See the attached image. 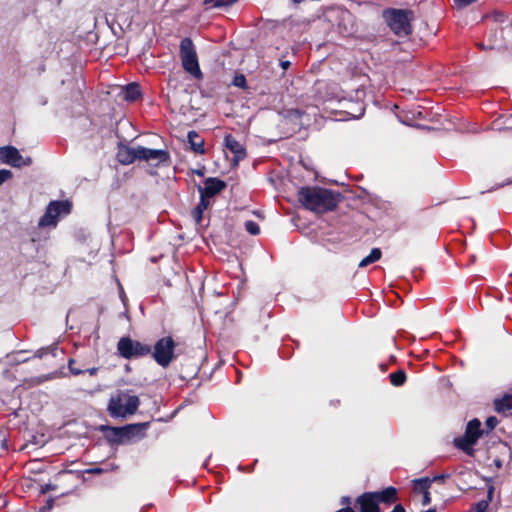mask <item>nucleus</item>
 Listing matches in <instances>:
<instances>
[{
  "label": "nucleus",
  "instance_id": "19",
  "mask_svg": "<svg viewBox=\"0 0 512 512\" xmlns=\"http://www.w3.org/2000/svg\"><path fill=\"white\" fill-rule=\"evenodd\" d=\"M141 95L140 86L137 83L127 84L123 88V97L125 100L133 102Z\"/></svg>",
  "mask_w": 512,
  "mask_h": 512
},
{
  "label": "nucleus",
  "instance_id": "4",
  "mask_svg": "<svg viewBox=\"0 0 512 512\" xmlns=\"http://www.w3.org/2000/svg\"><path fill=\"white\" fill-rule=\"evenodd\" d=\"M149 422L129 424L123 427L101 426L104 437L111 443L123 444L133 439H140L144 436Z\"/></svg>",
  "mask_w": 512,
  "mask_h": 512
},
{
  "label": "nucleus",
  "instance_id": "37",
  "mask_svg": "<svg viewBox=\"0 0 512 512\" xmlns=\"http://www.w3.org/2000/svg\"><path fill=\"white\" fill-rule=\"evenodd\" d=\"M84 371H85V372H88L90 375H92V376H93V375H95V374L97 373L98 368H96V367H92V368H89V369L84 370Z\"/></svg>",
  "mask_w": 512,
  "mask_h": 512
},
{
  "label": "nucleus",
  "instance_id": "26",
  "mask_svg": "<svg viewBox=\"0 0 512 512\" xmlns=\"http://www.w3.org/2000/svg\"><path fill=\"white\" fill-rule=\"evenodd\" d=\"M238 0H205V4H212L213 7L230 6Z\"/></svg>",
  "mask_w": 512,
  "mask_h": 512
},
{
  "label": "nucleus",
  "instance_id": "43",
  "mask_svg": "<svg viewBox=\"0 0 512 512\" xmlns=\"http://www.w3.org/2000/svg\"><path fill=\"white\" fill-rule=\"evenodd\" d=\"M425 512H436V511H435V509H429V510H427Z\"/></svg>",
  "mask_w": 512,
  "mask_h": 512
},
{
  "label": "nucleus",
  "instance_id": "32",
  "mask_svg": "<svg viewBox=\"0 0 512 512\" xmlns=\"http://www.w3.org/2000/svg\"><path fill=\"white\" fill-rule=\"evenodd\" d=\"M279 65H280V67H281L283 70H287V69L290 67L291 62H290V61H288V60L280 59V60H279Z\"/></svg>",
  "mask_w": 512,
  "mask_h": 512
},
{
  "label": "nucleus",
  "instance_id": "27",
  "mask_svg": "<svg viewBox=\"0 0 512 512\" xmlns=\"http://www.w3.org/2000/svg\"><path fill=\"white\" fill-rule=\"evenodd\" d=\"M498 424V418H487L485 423V434L491 432Z\"/></svg>",
  "mask_w": 512,
  "mask_h": 512
},
{
  "label": "nucleus",
  "instance_id": "15",
  "mask_svg": "<svg viewBox=\"0 0 512 512\" xmlns=\"http://www.w3.org/2000/svg\"><path fill=\"white\" fill-rule=\"evenodd\" d=\"M378 503L392 504L397 501V489L389 486L381 491L374 492Z\"/></svg>",
  "mask_w": 512,
  "mask_h": 512
},
{
  "label": "nucleus",
  "instance_id": "34",
  "mask_svg": "<svg viewBox=\"0 0 512 512\" xmlns=\"http://www.w3.org/2000/svg\"><path fill=\"white\" fill-rule=\"evenodd\" d=\"M391 512H405V508L402 504H397L394 506Z\"/></svg>",
  "mask_w": 512,
  "mask_h": 512
},
{
  "label": "nucleus",
  "instance_id": "23",
  "mask_svg": "<svg viewBox=\"0 0 512 512\" xmlns=\"http://www.w3.org/2000/svg\"><path fill=\"white\" fill-rule=\"evenodd\" d=\"M390 382L393 386H402L406 381V374L403 370H398L389 375Z\"/></svg>",
  "mask_w": 512,
  "mask_h": 512
},
{
  "label": "nucleus",
  "instance_id": "31",
  "mask_svg": "<svg viewBox=\"0 0 512 512\" xmlns=\"http://www.w3.org/2000/svg\"><path fill=\"white\" fill-rule=\"evenodd\" d=\"M455 3L459 6V7H465V6H468L470 4H472L473 2H475L476 0H454Z\"/></svg>",
  "mask_w": 512,
  "mask_h": 512
},
{
  "label": "nucleus",
  "instance_id": "12",
  "mask_svg": "<svg viewBox=\"0 0 512 512\" xmlns=\"http://www.w3.org/2000/svg\"><path fill=\"white\" fill-rule=\"evenodd\" d=\"M226 183L218 178L209 177L205 180L204 187L199 186L198 190L200 196H203L210 200L216 194L220 193L225 189Z\"/></svg>",
  "mask_w": 512,
  "mask_h": 512
},
{
  "label": "nucleus",
  "instance_id": "13",
  "mask_svg": "<svg viewBox=\"0 0 512 512\" xmlns=\"http://www.w3.org/2000/svg\"><path fill=\"white\" fill-rule=\"evenodd\" d=\"M224 145L234 156L232 162L238 165L239 161L246 157V150L244 146L235 139L232 135H226L224 138Z\"/></svg>",
  "mask_w": 512,
  "mask_h": 512
},
{
  "label": "nucleus",
  "instance_id": "3",
  "mask_svg": "<svg viewBox=\"0 0 512 512\" xmlns=\"http://www.w3.org/2000/svg\"><path fill=\"white\" fill-rule=\"evenodd\" d=\"M390 30L398 37H407L412 33L411 22L414 14L409 9L388 8L382 13Z\"/></svg>",
  "mask_w": 512,
  "mask_h": 512
},
{
  "label": "nucleus",
  "instance_id": "11",
  "mask_svg": "<svg viewBox=\"0 0 512 512\" xmlns=\"http://www.w3.org/2000/svg\"><path fill=\"white\" fill-rule=\"evenodd\" d=\"M0 160L2 163L12 167L21 168L32 164L30 157L24 158L19 150L13 146L0 147Z\"/></svg>",
  "mask_w": 512,
  "mask_h": 512
},
{
  "label": "nucleus",
  "instance_id": "40",
  "mask_svg": "<svg viewBox=\"0 0 512 512\" xmlns=\"http://www.w3.org/2000/svg\"><path fill=\"white\" fill-rule=\"evenodd\" d=\"M100 471H101V469H98V468L93 470V472H95V473H99Z\"/></svg>",
  "mask_w": 512,
  "mask_h": 512
},
{
  "label": "nucleus",
  "instance_id": "17",
  "mask_svg": "<svg viewBox=\"0 0 512 512\" xmlns=\"http://www.w3.org/2000/svg\"><path fill=\"white\" fill-rule=\"evenodd\" d=\"M188 142L190 144L191 149L195 153L202 154L204 153V140L200 137V135L192 130L187 134Z\"/></svg>",
  "mask_w": 512,
  "mask_h": 512
},
{
  "label": "nucleus",
  "instance_id": "36",
  "mask_svg": "<svg viewBox=\"0 0 512 512\" xmlns=\"http://www.w3.org/2000/svg\"><path fill=\"white\" fill-rule=\"evenodd\" d=\"M351 503V499L348 496H343L341 498V504L342 505H349Z\"/></svg>",
  "mask_w": 512,
  "mask_h": 512
},
{
  "label": "nucleus",
  "instance_id": "30",
  "mask_svg": "<svg viewBox=\"0 0 512 512\" xmlns=\"http://www.w3.org/2000/svg\"><path fill=\"white\" fill-rule=\"evenodd\" d=\"M75 361L73 359H70L69 360V363H68V368L70 370V372L73 374V375H80L82 373H84L85 371L84 370H80L78 368H75L73 365H74Z\"/></svg>",
  "mask_w": 512,
  "mask_h": 512
},
{
  "label": "nucleus",
  "instance_id": "16",
  "mask_svg": "<svg viewBox=\"0 0 512 512\" xmlns=\"http://www.w3.org/2000/svg\"><path fill=\"white\" fill-rule=\"evenodd\" d=\"M494 410L497 413H505L512 409V393H504L500 397H497L493 401Z\"/></svg>",
  "mask_w": 512,
  "mask_h": 512
},
{
  "label": "nucleus",
  "instance_id": "9",
  "mask_svg": "<svg viewBox=\"0 0 512 512\" xmlns=\"http://www.w3.org/2000/svg\"><path fill=\"white\" fill-rule=\"evenodd\" d=\"M71 203L68 200L51 201L43 216L39 219L40 228L54 227L57 225L58 218L67 215L71 211Z\"/></svg>",
  "mask_w": 512,
  "mask_h": 512
},
{
  "label": "nucleus",
  "instance_id": "22",
  "mask_svg": "<svg viewBox=\"0 0 512 512\" xmlns=\"http://www.w3.org/2000/svg\"><path fill=\"white\" fill-rule=\"evenodd\" d=\"M210 200L200 196V201L198 205L193 210V216L197 222H200L202 219L203 212L209 207Z\"/></svg>",
  "mask_w": 512,
  "mask_h": 512
},
{
  "label": "nucleus",
  "instance_id": "45",
  "mask_svg": "<svg viewBox=\"0 0 512 512\" xmlns=\"http://www.w3.org/2000/svg\"><path fill=\"white\" fill-rule=\"evenodd\" d=\"M512 183V178L506 182V184Z\"/></svg>",
  "mask_w": 512,
  "mask_h": 512
},
{
  "label": "nucleus",
  "instance_id": "28",
  "mask_svg": "<svg viewBox=\"0 0 512 512\" xmlns=\"http://www.w3.org/2000/svg\"><path fill=\"white\" fill-rule=\"evenodd\" d=\"M232 84L239 88H245L246 87V78L244 75L239 74L236 75L232 81Z\"/></svg>",
  "mask_w": 512,
  "mask_h": 512
},
{
  "label": "nucleus",
  "instance_id": "21",
  "mask_svg": "<svg viewBox=\"0 0 512 512\" xmlns=\"http://www.w3.org/2000/svg\"><path fill=\"white\" fill-rule=\"evenodd\" d=\"M382 256V252L379 248H373L369 255H367L366 257H364L360 263H359V267L363 268V267H366L372 263H375L376 261H378Z\"/></svg>",
  "mask_w": 512,
  "mask_h": 512
},
{
  "label": "nucleus",
  "instance_id": "39",
  "mask_svg": "<svg viewBox=\"0 0 512 512\" xmlns=\"http://www.w3.org/2000/svg\"><path fill=\"white\" fill-rule=\"evenodd\" d=\"M480 47H481L482 49H487V48H489V49H493V48H494V46L486 47V46H484L483 44H481V45H480Z\"/></svg>",
  "mask_w": 512,
  "mask_h": 512
},
{
  "label": "nucleus",
  "instance_id": "42",
  "mask_svg": "<svg viewBox=\"0 0 512 512\" xmlns=\"http://www.w3.org/2000/svg\"><path fill=\"white\" fill-rule=\"evenodd\" d=\"M363 114V108H360L359 116Z\"/></svg>",
  "mask_w": 512,
  "mask_h": 512
},
{
  "label": "nucleus",
  "instance_id": "38",
  "mask_svg": "<svg viewBox=\"0 0 512 512\" xmlns=\"http://www.w3.org/2000/svg\"><path fill=\"white\" fill-rule=\"evenodd\" d=\"M336 512H355L351 507H345L342 509L337 510Z\"/></svg>",
  "mask_w": 512,
  "mask_h": 512
},
{
  "label": "nucleus",
  "instance_id": "2",
  "mask_svg": "<svg viewBox=\"0 0 512 512\" xmlns=\"http://www.w3.org/2000/svg\"><path fill=\"white\" fill-rule=\"evenodd\" d=\"M117 160L122 165H129L136 160L166 162L169 159L167 151L162 149H151L143 146L130 147L120 145L117 151Z\"/></svg>",
  "mask_w": 512,
  "mask_h": 512
},
{
  "label": "nucleus",
  "instance_id": "18",
  "mask_svg": "<svg viewBox=\"0 0 512 512\" xmlns=\"http://www.w3.org/2000/svg\"><path fill=\"white\" fill-rule=\"evenodd\" d=\"M341 22L339 28L343 29V33L351 34L354 32V17L348 11H342L340 14Z\"/></svg>",
  "mask_w": 512,
  "mask_h": 512
},
{
  "label": "nucleus",
  "instance_id": "20",
  "mask_svg": "<svg viewBox=\"0 0 512 512\" xmlns=\"http://www.w3.org/2000/svg\"><path fill=\"white\" fill-rule=\"evenodd\" d=\"M436 479H437V477H435L433 479H430L428 477L414 479L412 481L414 491L421 493V494H427V492H429L432 482Z\"/></svg>",
  "mask_w": 512,
  "mask_h": 512
},
{
  "label": "nucleus",
  "instance_id": "10",
  "mask_svg": "<svg viewBox=\"0 0 512 512\" xmlns=\"http://www.w3.org/2000/svg\"><path fill=\"white\" fill-rule=\"evenodd\" d=\"M175 342L172 337L167 336L159 339L151 353L155 362L161 367H168L175 357Z\"/></svg>",
  "mask_w": 512,
  "mask_h": 512
},
{
  "label": "nucleus",
  "instance_id": "14",
  "mask_svg": "<svg viewBox=\"0 0 512 512\" xmlns=\"http://www.w3.org/2000/svg\"><path fill=\"white\" fill-rule=\"evenodd\" d=\"M359 505V512H380L379 503L375 493L365 492L356 499Z\"/></svg>",
  "mask_w": 512,
  "mask_h": 512
},
{
  "label": "nucleus",
  "instance_id": "24",
  "mask_svg": "<svg viewBox=\"0 0 512 512\" xmlns=\"http://www.w3.org/2000/svg\"><path fill=\"white\" fill-rule=\"evenodd\" d=\"M493 493V487H491L488 491V500H482L475 504L473 512H487V508L489 506V501L491 500Z\"/></svg>",
  "mask_w": 512,
  "mask_h": 512
},
{
  "label": "nucleus",
  "instance_id": "33",
  "mask_svg": "<svg viewBox=\"0 0 512 512\" xmlns=\"http://www.w3.org/2000/svg\"><path fill=\"white\" fill-rule=\"evenodd\" d=\"M430 502H431L430 493H429V492H427V494H423L422 504H423L424 506H426V505H429V504H430Z\"/></svg>",
  "mask_w": 512,
  "mask_h": 512
},
{
  "label": "nucleus",
  "instance_id": "25",
  "mask_svg": "<svg viewBox=\"0 0 512 512\" xmlns=\"http://www.w3.org/2000/svg\"><path fill=\"white\" fill-rule=\"evenodd\" d=\"M245 229L251 235H258L260 233L259 225L252 220L245 222Z\"/></svg>",
  "mask_w": 512,
  "mask_h": 512
},
{
  "label": "nucleus",
  "instance_id": "6",
  "mask_svg": "<svg viewBox=\"0 0 512 512\" xmlns=\"http://www.w3.org/2000/svg\"><path fill=\"white\" fill-rule=\"evenodd\" d=\"M140 401L131 390H118L109 400L108 409L111 416L133 415Z\"/></svg>",
  "mask_w": 512,
  "mask_h": 512
},
{
  "label": "nucleus",
  "instance_id": "41",
  "mask_svg": "<svg viewBox=\"0 0 512 512\" xmlns=\"http://www.w3.org/2000/svg\"><path fill=\"white\" fill-rule=\"evenodd\" d=\"M496 465H497L498 467H500V466H501V462H500L499 460H498V461H496Z\"/></svg>",
  "mask_w": 512,
  "mask_h": 512
},
{
  "label": "nucleus",
  "instance_id": "7",
  "mask_svg": "<svg viewBox=\"0 0 512 512\" xmlns=\"http://www.w3.org/2000/svg\"><path fill=\"white\" fill-rule=\"evenodd\" d=\"M179 54L183 69L197 80L203 79L195 45L191 38H183L179 46Z\"/></svg>",
  "mask_w": 512,
  "mask_h": 512
},
{
  "label": "nucleus",
  "instance_id": "44",
  "mask_svg": "<svg viewBox=\"0 0 512 512\" xmlns=\"http://www.w3.org/2000/svg\"><path fill=\"white\" fill-rule=\"evenodd\" d=\"M159 420L163 421V420H167L168 418H163V417H160L158 418Z\"/></svg>",
  "mask_w": 512,
  "mask_h": 512
},
{
  "label": "nucleus",
  "instance_id": "5",
  "mask_svg": "<svg viewBox=\"0 0 512 512\" xmlns=\"http://www.w3.org/2000/svg\"><path fill=\"white\" fill-rule=\"evenodd\" d=\"M484 434L485 431L482 428L480 420L478 418H472V420L466 424L464 433L453 439V445L466 455L473 457L475 455L474 446Z\"/></svg>",
  "mask_w": 512,
  "mask_h": 512
},
{
  "label": "nucleus",
  "instance_id": "1",
  "mask_svg": "<svg viewBox=\"0 0 512 512\" xmlns=\"http://www.w3.org/2000/svg\"><path fill=\"white\" fill-rule=\"evenodd\" d=\"M340 193L320 187H302L298 192L299 202L318 214L333 211L341 201Z\"/></svg>",
  "mask_w": 512,
  "mask_h": 512
},
{
  "label": "nucleus",
  "instance_id": "29",
  "mask_svg": "<svg viewBox=\"0 0 512 512\" xmlns=\"http://www.w3.org/2000/svg\"><path fill=\"white\" fill-rule=\"evenodd\" d=\"M13 176L12 172L7 169H1L0 170V186L6 182L7 180L11 179Z\"/></svg>",
  "mask_w": 512,
  "mask_h": 512
},
{
  "label": "nucleus",
  "instance_id": "35",
  "mask_svg": "<svg viewBox=\"0 0 512 512\" xmlns=\"http://www.w3.org/2000/svg\"><path fill=\"white\" fill-rule=\"evenodd\" d=\"M50 350L54 351V350H56V348H49V347H48V348H45V349H41V350H39V351H38L39 357H40V358H41V357H43V355H44L45 353H47L48 351H50Z\"/></svg>",
  "mask_w": 512,
  "mask_h": 512
},
{
  "label": "nucleus",
  "instance_id": "8",
  "mask_svg": "<svg viewBox=\"0 0 512 512\" xmlns=\"http://www.w3.org/2000/svg\"><path fill=\"white\" fill-rule=\"evenodd\" d=\"M117 352L124 359H138L150 355L151 346L125 336L119 339Z\"/></svg>",
  "mask_w": 512,
  "mask_h": 512
}]
</instances>
